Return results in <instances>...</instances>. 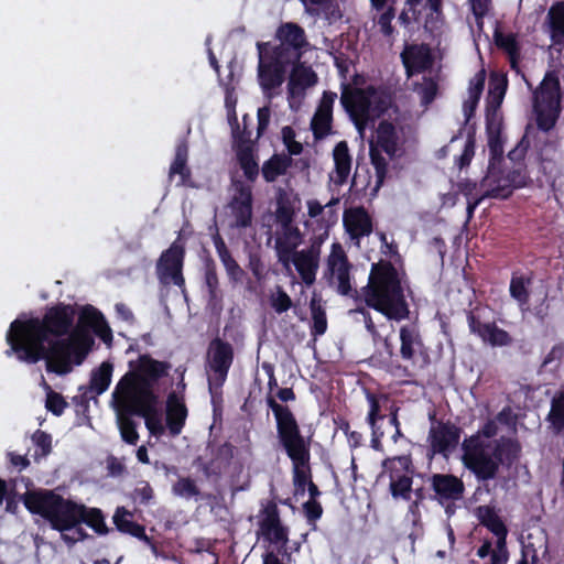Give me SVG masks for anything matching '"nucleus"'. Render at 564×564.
<instances>
[{"instance_id": "22", "label": "nucleus", "mask_w": 564, "mask_h": 564, "mask_svg": "<svg viewBox=\"0 0 564 564\" xmlns=\"http://www.w3.org/2000/svg\"><path fill=\"white\" fill-rule=\"evenodd\" d=\"M322 242L323 239L319 238V240L313 242L307 250L296 251L293 257V264L303 283L307 286L312 285L316 279Z\"/></svg>"}, {"instance_id": "6", "label": "nucleus", "mask_w": 564, "mask_h": 564, "mask_svg": "<svg viewBox=\"0 0 564 564\" xmlns=\"http://www.w3.org/2000/svg\"><path fill=\"white\" fill-rule=\"evenodd\" d=\"M22 501L30 513L42 517L53 530L64 533L75 529L80 539L87 536L79 527L83 503L50 489L29 490L22 496Z\"/></svg>"}, {"instance_id": "3", "label": "nucleus", "mask_w": 564, "mask_h": 564, "mask_svg": "<svg viewBox=\"0 0 564 564\" xmlns=\"http://www.w3.org/2000/svg\"><path fill=\"white\" fill-rule=\"evenodd\" d=\"M276 427L279 445L292 463V479L295 492L303 495L312 480L311 441L302 432L297 420L288 405L279 403L274 397H267Z\"/></svg>"}, {"instance_id": "28", "label": "nucleus", "mask_w": 564, "mask_h": 564, "mask_svg": "<svg viewBox=\"0 0 564 564\" xmlns=\"http://www.w3.org/2000/svg\"><path fill=\"white\" fill-rule=\"evenodd\" d=\"M561 88L556 77L544 78L534 93V109L561 110Z\"/></svg>"}, {"instance_id": "49", "label": "nucleus", "mask_w": 564, "mask_h": 564, "mask_svg": "<svg viewBox=\"0 0 564 564\" xmlns=\"http://www.w3.org/2000/svg\"><path fill=\"white\" fill-rule=\"evenodd\" d=\"M249 119V116L248 115H245L242 117V121H243V129L240 130V127H239V122L238 120H236V123H229L230 127H231V135H232V139H234V150L236 151V149H240L241 147H249L251 149H256L254 148V141L251 140V130L248 129L247 127V120Z\"/></svg>"}, {"instance_id": "51", "label": "nucleus", "mask_w": 564, "mask_h": 564, "mask_svg": "<svg viewBox=\"0 0 564 564\" xmlns=\"http://www.w3.org/2000/svg\"><path fill=\"white\" fill-rule=\"evenodd\" d=\"M564 356V344L554 345L551 350L544 357L539 373L550 372L555 373L561 367V362Z\"/></svg>"}, {"instance_id": "63", "label": "nucleus", "mask_w": 564, "mask_h": 564, "mask_svg": "<svg viewBox=\"0 0 564 564\" xmlns=\"http://www.w3.org/2000/svg\"><path fill=\"white\" fill-rule=\"evenodd\" d=\"M508 87V79L503 75L496 73L490 75L489 79V95L505 96Z\"/></svg>"}, {"instance_id": "45", "label": "nucleus", "mask_w": 564, "mask_h": 564, "mask_svg": "<svg viewBox=\"0 0 564 564\" xmlns=\"http://www.w3.org/2000/svg\"><path fill=\"white\" fill-rule=\"evenodd\" d=\"M550 29L552 40L564 43V2H557L549 11Z\"/></svg>"}, {"instance_id": "16", "label": "nucleus", "mask_w": 564, "mask_h": 564, "mask_svg": "<svg viewBox=\"0 0 564 564\" xmlns=\"http://www.w3.org/2000/svg\"><path fill=\"white\" fill-rule=\"evenodd\" d=\"M463 430L451 421H438L429 432L431 457L436 454L447 457L460 441Z\"/></svg>"}, {"instance_id": "33", "label": "nucleus", "mask_w": 564, "mask_h": 564, "mask_svg": "<svg viewBox=\"0 0 564 564\" xmlns=\"http://www.w3.org/2000/svg\"><path fill=\"white\" fill-rule=\"evenodd\" d=\"M398 133L392 122L388 120L379 122L376 130V142L373 143L377 149L393 158L398 150Z\"/></svg>"}, {"instance_id": "13", "label": "nucleus", "mask_w": 564, "mask_h": 564, "mask_svg": "<svg viewBox=\"0 0 564 564\" xmlns=\"http://www.w3.org/2000/svg\"><path fill=\"white\" fill-rule=\"evenodd\" d=\"M479 523L489 530L496 538V550L491 553V561L497 564H507L509 552L507 549L508 528L492 507L480 506L477 508Z\"/></svg>"}, {"instance_id": "20", "label": "nucleus", "mask_w": 564, "mask_h": 564, "mask_svg": "<svg viewBox=\"0 0 564 564\" xmlns=\"http://www.w3.org/2000/svg\"><path fill=\"white\" fill-rule=\"evenodd\" d=\"M400 335V358L403 361H414L415 354L422 357L421 368L429 365L430 358L426 351H422L424 343L419 328L415 325H403L399 330Z\"/></svg>"}, {"instance_id": "1", "label": "nucleus", "mask_w": 564, "mask_h": 564, "mask_svg": "<svg viewBox=\"0 0 564 564\" xmlns=\"http://www.w3.org/2000/svg\"><path fill=\"white\" fill-rule=\"evenodd\" d=\"M170 365L153 359L150 355H140L137 360L129 361V371L117 382V394L132 397L134 406H129L130 414L141 416L150 434L159 436L164 433L161 415L158 410L159 397L153 386L167 375Z\"/></svg>"}, {"instance_id": "32", "label": "nucleus", "mask_w": 564, "mask_h": 564, "mask_svg": "<svg viewBox=\"0 0 564 564\" xmlns=\"http://www.w3.org/2000/svg\"><path fill=\"white\" fill-rule=\"evenodd\" d=\"M275 37L281 44L302 51L308 44L304 29L295 22L281 23L276 29Z\"/></svg>"}, {"instance_id": "56", "label": "nucleus", "mask_w": 564, "mask_h": 564, "mask_svg": "<svg viewBox=\"0 0 564 564\" xmlns=\"http://www.w3.org/2000/svg\"><path fill=\"white\" fill-rule=\"evenodd\" d=\"M262 513H263V518L260 521L261 530H270L271 528H274L281 523L280 511L274 501H269L264 506Z\"/></svg>"}, {"instance_id": "25", "label": "nucleus", "mask_w": 564, "mask_h": 564, "mask_svg": "<svg viewBox=\"0 0 564 564\" xmlns=\"http://www.w3.org/2000/svg\"><path fill=\"white\" fill-rule=\"evenodd\" d=\"M333 160L334 170L329 174V180L334 185L343 186L348 181L352 164V158L347 141L343 140L336 143L333 149Z\"/></svg>"}, {"instance_id": "60", "label": "nucleus", "mask_w": 564, "mask_h": 564, "mask_svg": "<svg viewBox=\"0 0 564 564\" xmlns=\"http://www.w3.org/2000/svg\"><path fill=\"white\" fill-rule=\"evenodd\" d=\"M263 535L272 543H281L285 547L289 541L288 528L283 527L282 523L278 524L270 530H261Z\"/></svg>"}, {"instance_id": "34", "label": "nucleus", "mask_w": 564, "mask_h": 564, "mask_svg": "<svg viewBox=\"0 0 564 564\" xmlns=\"http://www.w3.org/2000/svg\"><path fill=\"white\" fill-rule=\"evenodd\" d=\"M317 80V74L313 68L300 62L293 66L290 74L289 91L294 95L297 89L302 91L316 85Z\"/></svg>"}, {"instance_id": "42", "label": "nucleus", "mask_w": 564, "mask_h": 564, "mask_svg": "<svg viewBox=\"0 0 564 564\" xmlns=\"http://www.w3.org/2000/svg\"><path fill=\"white\" fill-rule=\"evenodd\" d=\"M366 400L369 405V411L366 417V422L370 427L379 426L378 422L386 417L382 412V408L389 402V397L384 393H373L370 391L366 392Z\"/></svg>"}, {"instance_id": "30", "label": "nucleus", "mask_w": 564, "mask_h": 564, "mask_svg": "<svg viewBox=\"0 0 564 564\" xmlns=\"http://www.w3.org/2000/svg\"><path fill=\"white\" fill-rule=\"evenodd\" d=\"M213 242L229 279L235 282L241 281L245 275V271L231 256L225 240L218 231L213 235Z\"/></svg>"}, {"instance_id": "46", "label": "nucleus", "mask_w": 564, "mask_h": 564, "mask_svg": "<svg viewBox=\"0 0 564 564\" xmlns=\"http://www.w3.org/2000/svg\"><path fill=\"white\" fill-rule=\"evenodd\" d=\"M310 310L312 315L311 335L316 338L327 330L326 312L315 297L311 300Z\"/></svg>"}, {"instance_id": "2", "label": "nucleus", "mask_w": 564, "mask_h": 564, "mask_svg": "<svg viewBox=\"0 0 564 564\" xmlns=\"http://www.w3.org/2000/svg\"><path fill=\"white\" fill-rule=\"evenodd\" d=\"M8 345L4 351L7 357L15 356L19 361L28 365L44 360L47 372L65 376L73 370L74 365L84 362L94 345V338L85 332H75L66 338L41 340L40 348L36 340Z\"/></svg>"}, {"instance_id": "41", "label": "nucleus", "mask_w": 564, "mask_h": 564, "mask_svg": "<svg viewBox=\"0 0 564 564\" xmlns=\"http://www.w3.org/2000/svg\"><path fill=\"white\" fill-rule=\"evenodd\" d=\"M113 366L109 361H104L101 365L91 371L89 390L96 395L102 394L110 386Z\"/></svg>"}, {"instance_id": "24", "label": "nucleus", "mask_w": 564, "mask_h": 564, "mask_svg": "<svg viewBox=\"0 0 564 564\" xmlns=\"http://www.w3.org/2000/svg\"><path fill=\"white\" fill-rule=\"evenodd\" d=\"M401 58L409 77L424 73L433 65L431 51L425 44L408 46L401 53Z\"/></svg>"}, {"instance_id": "62", "label": "nucleus", "mask_w": 564, "mask_h": 564, "mask_svg": "<svg viewBox=\"0 0 564 564\" xmlns=\"http://www.w3.org/2000/svg\"><path fill=\"white\" fill-rule=\"evenodd\" d=\"M33 443L41 449V455L46 456L52 451V436L42 430H36L32 436Z\"/></svg>"}, {"instance_id": "57", "label": "nucleus", "mask_w": 564, "mask_h": 564, "mask_svg": "<svg viewBox=\"0 0 564 564\" xmlns=\"http://www.w3.org/2000/svg\"><path fill=\"white\" fill-rule=\"evenodd\" d=\"M536 112V124L542 131H550L554 128L561 110L534 109Z\"/></svg>"}, {"instance_id": "47", "label": "nucleus", "mask_w": 564, "mask_h": 564, "mask_svg": "<svg viewBox=\"0 0 564 564\" xmlns=\"http://www.w3.org/2000/svg\"><path fill=\"white\" fill-rule=\"evenodd\" d=\"M412 494L414 495V499L410 500L408 507V514L412 519L413 524H417L421 522V507L424 505L425 500H431L432 491L426 489L424 486L412 488Z\"/></svg>"}, {"instance_id": "58", "label": "nucleus", "mask_w": 564, "mask_h": 564, "mask_svg": "<svg viewBox=\"0 0 564 564\" xmlns=\"http://www.w3.org/2000/svg\"><path fill=\"white\" fill-rule=\"evenodd\" d=\"M67 402L64 399V397L55 392L53 390H50L46 394V401H45V408L47 411H50L52 414L56 416H61L65 409L67 408Z\"/></svg>"}, {"instance_id": "39", "label": "nucleus", "mask_w": 564, "mask_h": 564, "mask_svg": "<svg viewBox=\"0 0 564 564\" xmlns=\"http://www.w3.org/2000/svg\"><path fill=\"white\" fill-rule=\"evenodd\" d=\"M264 55L288 70L290 65H296L302 57V50L293 48L285 44H278L271 47L270 51L264 50Z\"/></svg>"}, {"instance_id": "35", "label": "nucleus", "mask_w": 564, "mask_h": 564, "mask_svg": "<svg viewBox=\"0 0 564 564\" xmlns=\"http://www.w3.org/2000/svg\"><path fill=\"white\" fill-rule=\"evenodd\" d=\"M188 159V145L186 141H180L175 148L174 160L170 166L169 177L172 178L174 175H180L178 186H185L188 184L192 172L187 166Z\"/></svg>"}, {"instance_id": "21", "label": "nucleus", "mask_w": 564, "mask_h": 564, "mask_svg": "<svg viewBox=\"0 0 564 564\" xmlns=\"http://www.w3.org/2000/svg\"><path fill=\"white\" fill-rule=\"evenodd\" d=\"M328 269L336 276L337 292L341 295H351L352 288L350 283L351 264L339 243H334L328 259Z\"/></svg>"}, {"instance_id": "61", "label": "nucleus", "mask_w": 564, "mask_h": 564, "mask_svg": "<svg viewBox=\"0 0 564 564\" xmlns=\"http://www.w3.org/2000/svg\"><path fill=\"white\" fill-rule=\"evenodd\" d=\"M491 0H470L471 12L479 30L484 28V18L489 11Z\"/></svg>"}, {"instance_id": "53", "label": "nucleus", "mask_w": 564, "mask_h": 564, "mask_svg": "<svg viewBox=\"0 0 564 564\" xmlns=\"http://www.w3.org/2000/svg\"><path fill=\"white\" fill-rule=\"evenodd\" d=\"M492 442H484L477 433L464 440L462 449L464 452V463L476 455L481 449L491 448Z\"/></svg>"}, {"instance_id": "44", "label": "nucleus", "mask_w": 564, "mask_h": 564, "mask_svg": "<svg viewBox=\"0 0 564 564\" xmlns=\"http://www.w3.org/2000/svg\"><path fill=\"white\" fill-rule=\"evenodd\" d=\"M531 284V278L524 275H518L513 273L510 280L509 292L510 296L517 301L520 306L528 305L530 302L529 285Z\"/></svg>"}, {"instance_id": "5", "label": "nucleus", "mask_w": 564, "mask_h": 564, "mask_svg": "<svg viewBox=\"0 0 564 564\" xmlns=\"http://www.w3.org/2000/svg\"><path fill=\"white\" fill-rule=\"evenodd\" d=\"M76 315L75 305L58 302L46 307L42 317L17 318L10 324L6 334L7 344L36 340L40 348L41 340L69 337L75 333Z\"/></svg>"}, {"instance_id": "36", "label": "nucleus", "mask_w": 564, "mask_h": 564, "mask_svg": "<svg viewBox=\"0 0 564 564\" xmlns=\"http://www.w3.org/2000/svg\"><path fill=\"white\" fill-rule=\"evenodd\" d=\"M293 160L285 153H274L270 159L263 162L261 174L267 183L275 182L280 176L286 174L292 166Z\"/></svg>"}, {"instance_id": "26", "label": "nucleus", "mask_w": 564, "mask_h": 564, "mask_svg": "<svg viewBox=\"0 0 564 564\" xmlns=\"http://www.w3.org/2000/svg\"><path fill=\"white\" fill-rule=\"evenodd\" d=\"M344 227L352 239L369 236L372 232V220L364 207L345 210Z\"/></svg>"}, {"instance_id": "50", "label": "nucleus", "mask_w": 564, "mask_h": 564, "mask_svg": "<svg viewBox=\"0 0 564 564\" xmlns=\"http://www.w3.org/2000/svg\"><path fill=\"white\" fill-rule=\"evenodd\" d=\"M370 161L376 171V186L375 191H378L386 180L388 173V162L384 156L381 154L380 150L377 149L373 142L370 143Z\"/></svg>"}, {"instance_id": "7", "label": "nucleus", "mask_w": 564, "mask_h": 564, "mask_svg": "<svg viewBox=\"0 0 564 564\" xmlns=\"http://www.w3.org/2000/svg\"><path fill=\"white\" fill-rule=\"evenodd\" d=\"M340 104L359 133H364L388 109L386 100L372 85L358 88L343 84Z\"/></svg>"}, {"instance_id": "48", "label": "nucleus", "mask_w": 564, "mask_h": 564, "mask_svg": "<svg viewBox=\"0 0 564 564\" xmlns=\"http://www.w3.org/2000/svg\"><path fill=\"white\" fill-rule=\"evenodd\" d=\"M511 196V189L509 186H494L488 189L484 195L476 198H467V221L474 217V213L484 198H508Z\"/></svg>"}, {"instance_id": "10", "label": "nucleus", "mask_w": 564, "mask_h": 564, "mask_svg": "<svg viewBox=\"0 0 564 564\" xmlns=\"http://www.w3.org/2000/svg\"><path fill=\"white\" fill-rule=\"evenodd\" d=\"M185 256V243L180 237L167 249L162 251L155 264V273L162 285H175L182 292L185 291V278L183 274Z\"/></svg>"}, {"instance_id": "27", "label": "nucleus", "mask_w": 564, "mask_h": 564, "mask_svg": "<svg viewBox=\"0 0 564 564\" xmlns=\"http://www.w3.org/2000/svg\"><path fill=\"white\" fill-rule=\"evenodd\" d=\"M165 414L166 427L170 435H180L186 422L187 408L175 392H171L167 395Z\"/></svg>"}, {"instance_id": "64", "label": "nucleus", "mask_w": 564, "mask_h": 564, "mask_svg": "<svg viewBox=\"0 0 564 564\" xmlns=\"http://www.w3.org/2000/svg\"><path fill=\"white\" fill-rule=\"evenodd\" d=\"M486 119V133L487 134H501L502 118L500 113L492 111H485Z\"/></svg>"}, {"instance_id": "12", "label": "nucleus", "mask_w": 564, "mask_h": 564, "mask_svg": "<svg viewBox=\"0 0 564 564\" xmlns=\"http://www.w3.org/2000/svg\"><path fill=\"white\" fill-rule=\"evenodd\" d=\"M231 184L235 189V194L228 204L230 216L234 219L231 227L245 229L250 227L252 224V187L250 184L236 178L231 180Z\"/></svg>"}, {"instance_id": "37", "label": "nucleus", "mask_w": 564, "mask_h": 564, "mask_svg": "<svg viewBox=\"0 0 564 564\" xmlns=\"http://www.w3.org/2000/svg\"><path fill=\"white\" fill-rule=\"evenodd\" d=\"M235 153L243 176L249 183H254L260 173L256 149L241 147L240 149H236Z\"/></svg>"}, {"instance_id": "14", "label": "nucleus", "mask_w": 564, "mask_h": 564, "mask_svg": "<svg viewBox=\"0 0 564 564\" xmlns=\"http://www.w3.org/2000/svg\"><path fill=\"white\" fill-rule=\"evenodd\" d=\"M430 485L432 491L431 500L437 503L446 501H458L465 492L464 481L453 474L435 473L432 475H420Z\"/></svg>"}, {"instance_id": "11", "label": "nucleus", "mask_w": 564, "mask_h": 564, "mask_svg": "<svg viewBox=\"0 0 564 564\" xmlns=\"http://www.w3.org/2000/svg\"><path fill=\"white\" fill-rule=\"evenodd\" d=\"M382 467L390 479L389 490L392 498L410 501L414 474L411 455L388 457L382 462Z\"/></svg>"}, {"instance_id": "38", "label": "nucleus", "mask_w": 564, "mask_h": 564, "mask_svg": "<svg viewBox=\"0 0 564 564\" xmlns=\"http://www.w3.org/2000/svg\"><path fill=\"white\" fill-rule=\"evenodd\" d=\"M546 421L554 434H564V383L551 400V408L546 415Z\"/></svg>"}, {"instance_id": "9", "label": "nucleus", "mask_w": 564, "mask_h": 564, "mask_svg": "<svg viewBox=\"0 0 564 564\" xmlns=\"http://www.w3.org/2000/svg\"><path fill=\"white\" fill-rule=\"evenodd\" d=\"M235 358L230 343L215 337L210 340L206 354L207 382L209 392L214 395L221 393Z\"/></svg>"}, {"instance_id": "19", "label": "nucleus", "mask_w": 564, "mask_h": 564, "mask_svg": "<svg viewBox=\"0 0 564 564\" xmlns=\"http://www.w3.org/2000/svg\"><path fill=\"white\" fill-rule=\"evenodd\" d=\"M467 323L471 334L492 347H503L512 343L510 334L498 327L495 322L482 323L473 312L467 314Z\"/></svg>"}, {"instance_id": "8", "label": "nucleus", "mask_w": 564, "mask_h": 564, "mask_svg": "<svg viewBox=\"0 0 564 564\" xmlns=\"http://www.w3.org/2000/svg\"><path fill=\"white\" fill-rule=\"evenodd\" d=\"M520 446L512 438L501 437L492 442L491 448L481 449L464 464L479 481L495 479L502 465L510 468L518 459Z\"/></svg>"}, {"instance_id": "54", "label": "nucleus", "mask_w": 564, "mask_h": 564, "mask_svg": "<svg viewBox=\"0 0 564 564\" xmlns=\"http://www.w3.org/2000/svg\"><path fill=\"white\" fill-rule=\"evenodd\" d=\"M475 144H476L475 127L473 126L468 130L467 140L465 142L462 154L459 156H457L455 160V164L460 170H463L464 167H467L470 164V162L475 155Z\"/></svg>"}, {"instance_id": "52", "label": "nucleus", "mask_w": 564, "mask_h": 564, "mask_svg": "<svg viewBox=\"0 0 564 564\" xmlns=\"http://www.w3.org/2000/svg\"><path fill=\"white\" fill-rule=\"evenodd\" d=\"M172 491L175 496L182 498H193L199 496L200 491L194 479L191 477H181L172 486Z\"/></svg>"}, {"instance_id": "17", "label": "nucleus", "mask_w": 564, "mask_h": 564, "mask_svg": "<svg viewBox=\"0 0 564 564\" xmlns=\"http://www.w3.org/2000/svg\"><path fill=\"white\" fill-rule=\"evenodd\" d=\"M111 403L117 415V425L122 441L129 445H137L139 433L137 431V422L132 419L134 414H130L129 406H134L132 397H124L123 392L117 394V386L111 394Z\"/></svg>"}, {"instance_id": "55", "label": "nucleus", "mask_w": 564, "mask_h": 564, "mask_svg": "<svg viewBox=\"0 0 564 564\" xmlns=\"http://www.w3.org/2000/svg\"><path fill=\"white\" fill-rule=\"evenodd\" d=\"M270 305L275 313L282 314L288 312L293 303L289 294L283 290L282 286L276 285L275 292L270 296Z\"/></svg>"}, {"instance_id": "4", "label": "nucleus", "mask_w": 564, "mask_h": 564, "mask_svg": "<svg viewBox=\"0 0 564 564\" xmlns=\"http://www.w3.org/2000/svg\"><path fill=\"white\" fill-rule=\"evenodd\" d=\"M367 307L387 319L400 322L410 317V306L397 268L390 261L372 263L367 285L360 290Z\"/></svg>"}, {"instance_id": "59", "label": "nucleus", "mask_w": 564, "mask_h": 564, "mask_svg": "<svg viewBox=\"0 0 564 564\" xmlns=\"http://www.w3.org/2000/svg\"><path fill=\"white\" fill-rule=\"evenodd\" d=\"M395 17V9L390 6L386 9L383 13L380 14L377 23L380 28V31L384 37H391L394 33V28L392 26V20Z\"/></svg>"}, {"instance_id": "40", "label": "nucleus", "mask_w": 564, "mask_h": 564, "mask_svg": "<svg viewBox=\"0 0 564 564\" xmlns=\"http://www.w3.org/2000/svg\"><path fill=\"white\" fill-rule=\"evenodd\" d=\"M83 511H80L79 525L85 523L98 535H106L109 529L105 522V514L101 509L95 507H87L83 503Z\"/></svg>"}, {"instance_id": "43", "label": "nucleus", "mask_w": 564, "mask_h": 564, "mask_svg": "<svg viewBox=\"0 0 564 564\" xmlns=\"http://www.w3.org/2000/svg\"><path fill=\"white\" fill-rule=\"evenodd\" d=\"M275 219L282 227L285 236H300L297 227L293 226L294 221V209L289 202L280 200L275 210Z\"/></svg>"}, {"instance_id": "23", "label": "nucleus", "mask_w": 564, "mask_h": 564, "mask_svg": "<svg viewBox=\"0 0 564 564\" xmlns=\"http://www.w3.org/2000/svg\"><path fill=\"white\" fill-rule=\"evenodd\" d=\"M91 329L104 343L112 340V333L107 324L105 316L93 305H85L79 314L77 321V327L74 332H85Z\"/></svg>"}, {"instance_id": "15", "label": "nucleus", "mask_w": 564, "mask_h": 564, "mask_svg": "<svg viewBox=\"0 0 564 564\" xmlns=\"http://www.w3.org/2000/svg\"><path fill=\"white\" fill-rule=\"evenodd\" d=\"M269 43L258 42L259 53L258 80L263 94L271 98L285 80L286 69L271 61L264 55V50L269 48Z\"/></svg>"}, {"instance_id": "29", "label": "nucleus", "mask_w": 564, "mask_h": 564, "mask_svg": "<svg viewBox=\"0 0 564 564\" xmlns=\"http://www.w3.org/2000/svg\"><path fill=\"white\" fill-rule=\"evenodd\" d=\"M116 529L139 540L149 542L145 528L133 520V513L124 507H117L112 517Z\"/></svg>"}, {"instance_id": "31", "label": "nucleus", "mask_w": 564, "mask_h": 564, "mask_svg": "<svg viewBox=\"0 0 564 564\" xmlns=\"http://www.w3.org/2000/svg\"><path fill=\"white\" fill-rule=\"evenodd\" d=\"M494 41L496 46L507 54L510 67L518 69L521 58V46L517 40V35L513 33L505 34L500 28L497 26L494 31Z\"/></svg>"}, {"instance_id": "18", "label": "nucleus", "mask_w": 564, "mask_h": 564, "mask_svg": "<svg viewBox=\"0 0 564 564\" xmlns=\"http://www.w3.org/2000/svg\"><path fill=\"white\" fill-rule=\"evenodd\" d=\"M337 94L325 90L311 119L310 128L315 141L327 138L333 132V108Z\"/></svg>"}]
</instances>
